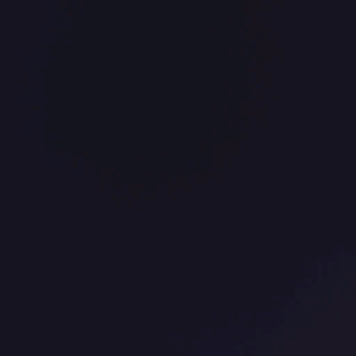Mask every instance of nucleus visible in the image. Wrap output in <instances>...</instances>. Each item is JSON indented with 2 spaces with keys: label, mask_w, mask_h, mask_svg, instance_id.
Returning a JSON list of instances; mask_svg holds the SVG:
<instances>
[{
  "label": "nucleus",
  "mask_w": 356,
  "mask_h": 356,
  "mask_svg": "<svg viewBox=\"0 0 356 356\" xmlns=\"http://www.w3.org/2000/svg\"><path fill=\"white\" fill-rule=\"evenodd\" d=\"M67 226H70V200H67Z\"/></svg>",
  "instance_id": "1"
},
{
  "label": "nucleus",
  "mask_w": 356,
  "mask_h": 356,
  "mask_svg": "<svg viewBox=\"0 0 356 356\" xmlns=\"http://www.w3.org/2000/svg\"><path fill=\"white\" fill-rule=\"evenodd\" d=\"M67 226H70V200H67Z\"/></svg>",
  "instance_id": "2"
},
{
  "label": "nucleus",
  "mask_w": 356,
  "mask_h": 356,
  "mask_svg": "<svg viewBox=\"0 0 356 356\" xmlns=\"http://www.w3.org/2000/svg\"><path fill=\"white\" fill-rule=\"evenodd\" d=\"M67 226H70V200H67Z\"/></svg>",
  "instance_id": "3"
},
{
  "label": "nucleus",
  "mask_w": 356,
  "mask_h": 356,
  "mask_svg": "<svg viewBox=\"0 0 356 356\" xmlns=\"http://www.w3.org/2000/svg\"><path fill=\"white\" fill-rule=\"evenodd\" d=\"M67 226H70V200H67Z\"/></svg>",
  "instance_id": "4"
},
{
  "label": "nucleus",
  "mask_w": 356,
  "mask_h": 356,
  "mask_svg": "<svg viewBox=\"0 0 356 356\" xmlns=\"http://www.w3.org/2000/svg\"><path fill=\"white\" fill-rule=\"evenodd\" d=\"M67 226H70V200H67Z\"/></svg>",
  "instance_id": "5"
},
{
  "label": "nucleus",
  "mask_w": 356,
  "mask_h": 356,
  "mask_svg": "<svg viewBox=\"0 0 356 356\" xmlns=\"http://www.w3.org/2000/svg\"><path fill=\"white\" fill-rule=\"evenodd\" d=\"M67 226H70V200H67Z\"/></svg>",
  "instance_id": "6"
},
{
  "label": "nucleus",
  "mask_w": 356,
  "mask_h": 356,
  "mask_svg": "<svg viewBox=\"0 0 356 356\" xmlns=\"http://www.w3.org/2000/svg\"><path fill=\"white\" fill-rule=\"evenodd\" d=\"M67 226H70V200H67Z\"/></svg>",
  "instance_id": "7"
},
{
  "label": "nucleus",
  "mask_w": 356,
  "mask_h": 356,
  "mask_svg": "<svg viewBox=\"0 0 356 356\" xmlns=\"http://www.w3.org/2000/svg\"><path fill=\"white\" fill-rule=\"evenodd\" d=\"M67 226H70V200H67Z\"/></svg>",
  "instance_id": "8"
},
{
  "label": "nucleus",
  "mask_w": 356,
  "mask_h": 356,
  "mask_svg": "<svg viewBox=\"0 0 356 356\" xmlns=\"http://www.w3.org/2000/svg\"><path fill=\"white\" fill-rule=\"evenodd\" d=\"M67 226H70V200H67Z\"/></svg>",
  "instance_id": "9"
},
{
  "label": "nucleus",
  "mask_w": 356,
  "mask_h": 356,
  "mask_svg": "<svg viewBox=\"0 0 356 356\" xmlns=\"http://www.w3.org/2000/svg\"><path fill=\"white\" fill-rule=\"evenodd\" d=\"M67 226H70V200H67Z\"/></svg>",
  "instance_id": "10"
},
{
  "label": "nucleus",
  "mask_w": 356,
  "mask_h": 356,
  "mask_svg": "<svg viewBox=\"0 0 356 356\" xmlns=\"http://www.w3.org/2000/svg\"><path fill=\"white\" fill-rule=\"evenodd\" d=\"M67 226H70V200H67Z\"/></svg>",
  "instance_id": "11"
},
{
  "label": "nucleus",
  "mask_w": 356,
  "mask_h": 356,
  "mask_svg": "<svg viewBox=\"0 0 356 356\" xmlns=\"http://www.w3.org/2000/svg\"><path fill=\"white\" fill-rule=\"evenodd\" d=\"M67 226H70V200H67Z\"/></svg>",
  "instance_id": "12"
},
{
  "label": "nucleus",
  "mask_w": 356,
  "mask_h": 356,
  "mask_svg": "<svg viewBox=\"0 0 356 356\" xmlns=\"http://www.w3.org/2000/svg\"><path fill=\"white\" fill-rule=\"evenodd\" d=\"M67 226H70V200H67Z\"/></svg>",
  "instance_id": "13"
},
{
  "label": "nucleus",
  "mask_w": 356,
  "mask_h": 356,
  "mask_svg": "<svg viewBox=\"0 0 356 356\" xmlns=\"http://www.w3.org/2000/svg\"><path fill=\"white\" fill-rule=\"evenodd\" d=\"M67 226H70V200H67Z\"/></svg>",
  "instance_id": "14"
},
{
  "label": "nucleus",
  "mask_w": 356,
  "mask_h": 356,
  "mask_svg": "<svg viewBox=\"0 0 356 356\" xmlns=\"http://www.w3.org/2000/svg\"><path fill=\"white\" fill-rule=\"evenodd\" d=\"M67 226H70V200H67Z\"/></svg>",
  "instance_id": "15"
},
{
  "label": "nucleus",
  "mask_w": 356,
  "mask_h": 356,
  "mask_svg": "<svg viewBox=\"0 0 356 356\" xmlns=\"http://www.w3.org/2000/svg\"><path fill=\"white\" fill-rule=\"evenodd\" d=\"M67 226H70V200H67Z\"/></svg>",
  "instance_id": "16"
},
{
  "label": "nucleus",
  "mask_w": 356,
  "mask_h": 356,
  "mask_svg": "<svg viewBox=\"0 0 356 356\" xmlns=\"http://www.w3.org/2000/svg\"><path fill=\"white\" fill-rule=\"evenodd\" d=\"M67 226H70V200H67Z\"/></svg>",
  "instance_id": "17"
},
{
  "label": "nucleus",
  "mask_w": 356,
  "mask_h": 356,
  "mask_svg": "<svg viewBox=\"0 0 356 356\" xmlns=\"http://www.w3.org/2000/svg\"><path fill=\"white\" fill-rule=\"evenodd\" d=\"M67 226H70V200H67Z\"/></svg>",
  "instance_id": "18"
},
{
  "label": "nucleus",
  "mask_w": 356,
  "mask_h": 356,
  "mask_svg": "<svg viewBox=\"0 0 356 356\" xmlns=\"http://www.w3.org/2000/svg\"><path fill=\"white\" fill-rule=\"evenodd\" d=\"M67 226H70V200H67Z\"/></svg>",
  "instance_id": "19"
},
{
  "label": "nucleus",
  "mask_w": 356,
  "mask_h": 356,
  "mask_svg": "<svg viewBox=\"0 0 356 356\" xmlns=\"http://www.w3.org/2000/svg\"><path fill=\"white\" fill-rule=\"evenodd\" d=\"M73 311L72 310V305H70V301L68 300V304H67V312H72Z\"/></svg>",
  "instance_id": "20"
},
{
  "label": "nucleus",
  "mask_w": 356,
  "mask_h": 356,
  "mask_svg": "<svg viewBox=\"0 0 356 356\" xmlns=\"http://www.w3.org/2000/svg\"><path fill=\"white\" fill-rule=\"evenodd\" d=\"M67 282H70V274H67Z\"/></svg>",
  "instance_id": "21"
},
{
  "label": "nucleus",
  "mask_w": 356,
  "mask_h": 356,
  "mask_svg": "<svg viewBox=\"0 0 356 356\" xmlns=\"http://www.w3.org/2000/svg\"><path fill=\"white\" fill-rule=\"evenodd\" d=\"M67 282H70V274H67Z\"/></svg>",
  "instance_id": "22"
},
{
  "label": "nucleus",
  "mask_w": 356,
  "mask_h": 356,
  "mask_svg": "<svg viewBox=\"0 0 356 356\" xmlns=\"http://www.w3.org/2000/svg\"><path fill=\"white\" fill-rule=\"evenodd\" d=\"M67 282H70V274H67Z\"/></svg>",
  "instance_id": "23"
},
{
  "label": "nucleus",
  "mask_w": 356,
  "mask_h": 356,
  "mask_svg": "<svg viewBox=\"0 0 356 356\" xmlns=\"http://www.w3.org/2000/svg\"><path fill=\"white\" fill-rule=\"evenodd\" d=\"M67 282H70V274H67Z\"/></svg>",
  "instance_id": "24"
},
{
  "label": "nucleus",
  "mask_w": 356,
  "mask_h": 356,
  "mask_svg": "<svg viewBox=\"0 0 356 356\" xmlns=\"http://www.w3.org/2000/svg\"><path fill=\"white\" fill-rule=\"evenodd\" d=\"M67 282H70V274H67Z\"/></svg>",
  "instance_id": "25"
},
{
  "label": "nucleus",
  "mask_w": 356,
  "mask_h": 356,
  "mask_svg": "<svg viewBox=\"0 0 356 356\" xmlns=\"http://www.w3.org/2000/svg\"><path fill=\"white\" fill-rule=\"evenodd\" d=\"M67 22H68V23H70V19H67Z\"/></svg>",
  "instance_id": "26"
},
{
  "label": "nucleus",
  "mask_w": 356,
  "mask_h": 356,
  "mask_svg": "<svg viewBox=\"0 0 356 356\" xmlns=\"http://www.w3.org/2000/svg\"><path fill=\"white\" fill-rule=\"evenodd\" d=\"M37 311L36 310H33V312H36Z\"/></svg>",
  "instance_id": "27"
},
{
  "label": "nucleus",
  "mask_w": 356,
  "mask_h": 356,
  "mask_svg": "<svg viewBox=\"0 0 356 356\" xmlns=\"http://www.w3.org/2000/svg\"><path fill=\"white\" fill-rule=\"evenodd\" d=\"M67 42H70V40H67Z\"/></svg>",
  "instance_id": "28"
},
{
  "label": "nucleus",
  "mask_w": 356,
  "mask_h": 356,
  "mask_svg": "<svg viewBox=\"0 0 356 356\" xmlns=\"http://www.w3.org/2000/svg\"><path fill=\"white\" fill-rule=\"evenodd\" d=\"M67 160H68V161H70V158H68V159H67Z\"/></svg>",
  "instance_id": "29"
},
{
  "label": "nucleus",
  "mask_w": 356,
  "mask_h": 356,
  "mask_svg": "<svg viewBox=\"0 0 356 356\" xmlns=\"http://www.w3.org/2000/svg\"><path fill=\"white\" fill-rule=\"evenodd\" d=\"M67 186H70V184H67Z\"/></svg>",
  "instance_id": "30"
}]
</instances>
